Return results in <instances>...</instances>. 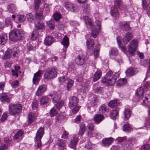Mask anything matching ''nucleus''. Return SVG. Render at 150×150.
I'll return each instance as SVG.
<instances>
[{
    "instance_id": "obj_6",
    "label": "nucleus",
    "mask_w": 150,
    "mask_h": 150,
    "mask_svg": "<svg viewBox=\"0 0 150 150\" xmlns=\"http://www.w3.org/2000/svg\"><path fill=\"white\" fill-rule=\"evenodd\" d=\"M22 110V106L20 104H11L9 106V114L12 115L19 114Z\"/></svg>"
},
{
    "instance_id": "obj_50",
    "label": "nucleus",
    "mask_w": 150,
    "mask_h": 150,
    "mask_svg": "<svg viewBox=\"0 0 150 150\" xmlns=\"http://www.w3.org/2000/svg\"><path fill=\"white\" fill-rule=\"evenodd\" d=\"M47 24L50 29H53L55 27V23L53 20H51L47 22Z\"/></svg>"
},
{
    "instance_id": "obj_18",
    "label": "nucleus",
    "mask_w": 150,
    "mask_h": 150,
    "mask_svg": "<svg viewBox=\"0 0 150 150\" xmlns=\"http://www.w3.org/2000/svg\"><path fill=\"white\" fill-rule=\"evenodd\" d=\"M117 8L112 7L111 8L110 14L112 16L113 19L116 20L119 17V13Z\"/></svg>"
},
{
    "instance_id": "obj_15",
    "label": "nucleus",
    "mask_w": 150,
    "mask_h": 150,
    "mask_svg": "<svg viewBox=\"0 0 150 150\" xmlns=\"http://www.w3.org/2000/svg\"><path fill=\"white\" fill-rule=\"evenodd\" d=\"M35 17L37 20H41L43 19L42 14V10L41 8H39L38 9L35 10Z\"/></svg>"
},
{
    "instance_id": "obj_31",
    "label": "nucleus",
    "mask_w": 150,
    "mask_h": 150,
    "mask_svg": "<svg viewBox=\"0 0 150 150\" xmlns=\"http://www.w3.org/2000/svg\"><path fill=\"white\" fill-rule=\"evenodd\" d=\"M144 93V90L142 87H140L136 91V94L139 98H142L143 96Z\"/></svg>"
},
{
    "instance_id": "obj_4",
    "label": "nucleus",
    "mask_w": 150,
    "mask_h": 150,
    "mask_svg": "<svg viewBox=\"0 0 150 150\" xmlns=\"http://www.w3.org/2000/svg\"><path fill=\"white\" fill-rule=\"evenodd\" d=\"M19 52L18 48L14 47L11 49H8L5 52L4 55L2 57L3 59H6L12 57V58L17 57Z\"/></svg>"
},
{
    "instance_id": "obj_9",
    "label": "nucleus",
    "mask_w": 150,
    "mask_h": 150,
    "mask_svg": "<svg viewBox=\"0 0 150 150\" xmlns=\"http://www.w3.org/2000/svg\"><path fill=\"white\" fill-rule=\"evenodd\" d=\"M137 45L136 41L133 40L130 42L128 50V52L130 54L132 55H134V52L137 49Z\"/></svg>"
},
{
    "instance_id": "obj_62",
    "label": "nucleus",
    "mask_w": 150,
    "mask_h": 150,
    "mask_svg": "<svg viewBox=\"0 0 150 150\" xmlns=\"http://www.w3.org/2000/svg\"><path fill=\"white\" fill-rule=\"evenodd\" d=\"M108 80L107 78V75L106 76V77H103L101 79V82L103 83H106V84L108 86Z\"/></svg>"
},
{
    "instance_id": "obj_40",
    "label": "nucleus",
    "mask_w": 150,
    "mask_h": 150,
    "mask_svg": "<svg viewBox=\"0 0 150 150\" xmlns=\"http://www.w3.org/2000/svg\"><path fill=\"white\" fill-rule=\"evenodd\" d=\"M8 11L11 13L16 12L17 9L16 6L13 4H11L8 5Z\"/></svg>"
},
{
    "instance_id": "obj_42",
    "label": "nucleus",
    "mask_w": 150,
    "mask_h": 150,
    "mask_svg": "<svg viewBox=\"0 0 150 150\" xmlns=\"http://www.w3.org/2000/svg\"><path fill=\"white\" fill-rule=\"evenodd\" d=\"M118 102L116 100H112L109 102L108 104V105L110 108H113L117 106L118 105Z\"/></svg>"
},
{
    "instance_id": "obj_10",
    "label": "nucleus",
    "mask_w": 150,
    "mask_h": 150,
    "mask_svg": "<svg viewBox=\"0 0 150 150\" xmlns=\"http://www.w3.org/2000/svg\"><path fill=\"white\" fill-rule=\"evenodd\" d=\"M78 102V100L76 96H71L69 99L68 106L71 109L74 107L77 106V104Z\"/></svg>"
},
{
    "instance_id": "obj_47",
    "label": "nucleus",
    "mask_w": 150,
    "mask_h": 150,
    "mask_svg": "<svg viewBox=\"0 0 150 150\" xmlns=\"http://www.w3.org/2000/svg\"><path fill=\"white\" fill-rule=\"evenodd\" d=\"M35 27L37 30L42 29L45 27L44 24L42 23H38L35 24Z\"/></svg>"
},
{
    "instance_id": "obj_51",
    "label": "nucleus",
    "mask_w": 150,
    "mask_h": 150,
    "mask_svg": "<svg viewBox=\"0 0 150 150\" xmlns=\"http://www.w3.org/2000/svg\"><path fill=\"white\" fill-rule=\"evenodd\" d=\"M64 104V101L63 100H61L55 105V106L57 109L59 110L63 106Z\"/></svg>"
},
{
    "instance_id": "obj_59",
    "label": "nucleus",
    "mask_w": 150,
    "mask_h": 150,
    "mask_svg": "<svg viewBox=\"0 0 150 150\" xmlns=\"http://www.w3.org/2000/svg\"><path fill=\"white\" fill-rule=\"evenodd\" d=\"M17 17L20 22H23L25 21V17L23 15H18L17 16Z\"/></svg>"
},
{
    "instance_id": "obj_33",
    "label": "nucleus",
    "mask_w": 150,
    "mask_h": 150,
    "mask_svg": "<svg viewBox=\"0 0 150 150\" xmlns=\"http://www.w3.org/2000/svg\"><path fill=\"white\" fill-rule=\"evenodd\" d=\"M124 119L127 120L131 116V111L130 109L127 108L125 109L124 111Z\"/></svg>"
},
{
    "instance_id": "obj_1",
    "label": "nucleus",
    "mask_w": 150,
    "mask_h": 150,
    "mask_svg": "<svg viewBox=\"0 0 150 150\" xmlns=\"http://www.w3.org/2000/svg\"><path fill=\"white\" fill-rule=\"evenodd\" d=\"M9 35V39L13 42L23 40L24 35L23 31L18 29L11 31Z\"/></svg>"
},
{
    "instance_id": "obj_55",
    "label": "nucleus",
    "mask_w": 150,
    "mask_h": 150,
    "mask_svg": "<svg viewBox=\"0 0 150 150\" xmlns=\"http://www.w3.org/2000/svg\"><path fill=\"white\" fill-rule=\"evenodd\" d=\"M121 5V0H114V6L113 7L118 8Z\"/></svg>"
},
{
    "instance_id": "obj_11",
    "label": "nucleus",
    "mask_w": 150,
    "mask_h": 150,
    "mask_svg": "<svg viewBox=\"0 0 150 150\" xmlns=\"http://www.w3.org/2000/svg\"><path fill=\"white\" fill-rule=\"evenodd\" d=\"M47 89V86L45 84L41 85L38 87L36 93V95L37 96H39L42 95Z\"/></svg>"
},
{
    "instance_id": "obj_36",
    "label": "nucleus",
    "mask_w": 150,
    "mask_h": 150,
    "mask_svg": "<svg viewBox=\"0 0 150 150\" xmlns=\"http://www.w3.org/2000/svg\"><path fill=\"white\" fill-rule=\"evenodd\" d=\"M85 129V126L84 124H81L80 125V129L78 134L79 135L81 136L84 134Z\"/></svg>"
},
{
    "instance_id": "obj_20",
    "label": "nucleus",
    "mask_w": 150,
    "mask_h": 150,
    "mask_svg": "<svg viewBox=\"0 0 150 150\" xmlns=\"http://www.w3.org/2000/svg\"><path fill=\"white\" fill-rule=\"evenodd\" d=\"M132 33L130 32H128L125 34L123 38L122 39V41L124 44H127L132 38Z\"/></svg>"
},
{
    "instance_id": "obj_60",
    "label": "nucleus",
    "mask_w": 150,
    "mask_h": 150,
    "mask_svg": "<svg viewBox=\"0 0 150 150\" xmlns=\"http://www.w3.org/2000/svg\"><path fill=\"white\" fill-rule=\"evenodd\" d=\"M38 105V102L36 100H34L33 101L32 103V109L34 110H35L37 108Z\"/></svg>"
},
{
    "instance_id": "obj_24",
    "label": "nucleus",
    "mask_w": 150,
    "mask_h": 150,
    "mask_svg": "<svg viewBox=\"0 0 150 150\" xmlns=\"http://www.w3.org/2000/svg\"><path fill=\"white\" fill-rule=\"evenodd\" d=\"M93 118L95 122L98 124L104 119V117L102 115L97 114L94 115Z\"/></svg>"
},
{
    "instance_id": "obj_27",
    "label": "nucleus",
    "mask_w": 150,
    "mask_h": 150,
    "mask_svg": "<svg viewBox=\"0 0 150 150\" xmlns=\"http://www.w3.org/2000/svg\"><path fill=\"white\" fill-rule=\"evenodd\" d=\"M54 40L52 36H48L45 38L44 43L47 46H50L54 42Z\"/></svg>"
},
{
    "instance_id": "obj_5",
    "label": "nucleus",
    "mask_w": 150,
    "mask_h": 150,
    "mask_svg": "<svg viewBox=\"0 0 150 150\" xmlns=\"http://www.w3.org/2000/svg\"><path fill=\"white\" fill-rule=\"evenodd\" d=\"M95 23L96 25H92V27L88 28L91 30V35L94 38H96L98 35L101 27V22L100 21H96Z\"/></svg>"
},
{
    "instance_id": "obj_63",
    "label": "nucleus",
    "mask_w": 150,
    "mask_h": 150,
    "mask_svg": "<svg viewBox=\"0 0 150 150\" xmlns=\"http://www.w3.org/2000/svg\"><path fill=\"white\" fill-rule=\"evenodd\" d=\"M95 92L98 94L102 93L103 91V88L102 87H98L95 90Z\"/></svg>"
},
{
    "instance_id": "obj_44",
    "label": "nucleus",
    "mask_w": 150,
    "mask_h": 150,
    "mask_svg": "<svg viewBox=\"0 0 150 150\" xmlns=\"http://www.w3.org/2000/svg\"><path fill=\"white\" fill-rule=\"evenodd\" d=\"M93 144L90 142H88L86 144L84 150H92Z\"/></svg>"
},
{
    "instance_id": "obj_49",
    "label": "nucleus",
    "mask_w": 150,
    "mask_h": 150,
    "mask_svg": "<svg viewBox=\"0 0 150 150\" xmlns=\"http://www.w3.org/2000/svg\"><path fill=\"white\" fill-rule=\"evenodd\" d=\"M86 136L89 137H92L96 135H98L97 134H95V132L93 131H87L86 133Z\"/></svg>"
},
{
    "instance_id": "obj_2",
    "label": "nucleus",
    "mask_w": 150,
    "mask_h": 150,
    "mask_svg": "<svg viewBox=\"0 0 150 150\" xmlns=\"http://www.w3.org/2000/svg\"><path fill=\"white\" fill-rule=\"evenodd\" d=\"M57 74V70L56 68L52 67L47 69L44 74V79L46 80L51 81L56 77Z\"/></svg>"
},
{
    "instance_id": "obj_57",
    "label": "nucleus",
    "mask_w": 150,
    "mask_h": 150,
    "mask_svg": "<svg viewBox=\"0 0 150 150\" xmlns=\"http://www.w3.org/2000/svg\"><path fill=\"white\" fill-rule=\"evenodd\" d=\"M27 19L28 21L30 22H32L33 20V16L32 14L30 13L26 15Z\"/></svg>"
},
{
    "instance_id": "obj_45",
    "label": "nucleus",
    "mask_w": 150,
    "mask_h": 150,
    "mask_svg": "<svg viewBox=\"0 0 150 150\" xmlns=\"http://www.w3.org/2000/svg\"><path fill=\"white\" fill-rule=\"evenodd\" d=\"M127 81V80L125 78L120 79L117 81V84L118 86H122L126 83Z\"/></svg>"
},
{
    "instance_id": "obj_21",
    "label": "nucleus",
    "mask_w": 150,
    "mask_h": 150,
    "mask_svg": "<svg viewBox=\"0 0 150 150\" xmlns=\"http://www.w3.org/2000/svg\"><path fill=\"white\" fill-rule=\"evenodd\" d=\"M120 26L123 30L125 31H129L131 29L129 23L127 22H123L121 23Z\"/></svg>"
},
{
    "instance_id": "obj_53",
    "label": "nucleus",
    "mask_w": 150,
    "mask_h": 150,
    "mask_svg": "<svg viewBox=\"0 0 150 150\" xmlns=\"http://www.w3.org/2000/svg\"><path fill=\"white\" fill-rule=\"evenodd\" d=\"M41 3L40 0H35L34 1V4L35 6V10L38 9L40 8H39L40 5Z\"/></svg>"
},
{
    "instance_id": "obj_43",
    "label": "nucleus",
    "mask_w": 150,
    "mask_h": 150,
    "mask_svg": "<svg viewBox=\"0 0 150 150\" xmlns=\"http://www.w3.org/2000/svg\"><path fill=\"white\" fill-rule=\"evenodd\" d=\"M132 128L129 123L125 124L123 126V130L126 132H128Z\"/></svg>"
},
{
    "instance_id": "obj_26",
    "label": "nucleus",
    "mask_w": 150,
    "mask_h": 150,
    "mask_svg": "<svg viewBox=\"0 0 150 150\" xmlns=\"http://www.w3.org/2000/svg\"><path fill=\"white\" fill-rule=\"evenodd\" d=\"M78 141V139L77 137H73L69 144V146L71 148L74 149H76V147L77 143Z\"/></svg>"
},
{
    "instance_id": "obj_37",
    "label": "nucleus",
    "mask_w": 150,
    "mask_h": 150,
    "mask_svg": "<svg viewBox=\"0 0 150 150\" xmlns=\"http://www.w3.org/2000/svg\"><path fill=\"white\" fill-rule=\"evenodd\" d=\"M101 72L100 71H97L93 77V81L95 82L98 80L101 77Z\"/></svg>"
},
{
    "instance_id": "obj_38",
    "label": "nucleus",
    "mask_w": 150,
    "mask_h": 150,
    "mask_svg": "<svg viewBox=\"0 0 150 150\" xmlns=\"http://www.w3.org/2000/svg\"><path fill=\"white\" fill-rule=\"evenodd\" d=\"M28 122L29 124H31L36 118V117L33 113H30L28 115Z\"/></svg>"
},
{
    "instance_id": "obj_28",
    "label": "nucleus",
    "mask_w": 150,
    "mask_h": 150,
    "mask_svg": "<svg viewBox=\"0 0 150 150\" xmlns=\"http://www.w3.org/2000/svg\"><path fill=\"white\" fill-rule=\"evenodd\" d=\"M94 45V41L93 39H89L86 41V45L89 49H93Z\"/></svg>"
},
{
    "instance_id": "obj_58",
    "label": "nucleus",
    "mask_w": 150,
    "mask_h": 150,
    "mask_svg": "<svg viewBox=\"0 0 150 150\" xmlns=\"http://www.w3.org/2000/svg\"><path fill=\"white\" fill-rule=\"evenodd\" d=\"M19 84V82L18 80L14 81L11 83V86L13 88H16L17 87Z\"/></svg>"
},
{
    "instance_id": "obj_41",
    "label": "nucleus",
    "mask_w": 150,
    "mask_h": 150,
    "mask_svg": "<svg viewBox=\"0 0 150 150\" xmlns=\"http://www.w3.org/2000/svg\"><path fill=\"white\" fill-rule=\"evenodd\" d=\"M38 32L36 30L33 31L31 34L30 39L32 40H35L38 38Z\"/></svg>"
},
{
    "instance_id": "obj_30",
    "label": "nucleus",
    "mask_w": 150,
    "mask_h": 150,
    "mask_svg": "<svg viewBox=\"0 0 150 150\" xmlns=\"http://www.w3.org/2000/svg\"><path fill=\"white\" fill-rule=\"evenodd\" d=\"M118 54V50L116 49H112L109 51V56L112 59L114 58Z\"/></svg>"
},
{
    "instance_id": "obj_7",
    "label": "nucleus",
    "mask_w": 150,
    "mask_h": 150,
    "mask_svg": "<svg viewBox=\"0 0 150 150\" xmlns=\"http://www.w3.org/2000/svg\"><path fill=\"white\" fill-rule=\"evenodd\" d=\"M120 76L118 73H113L111 71H109L107 74V76L108 80V86H112L114 84L117 78Z\"/></svg>"
},
{
    "instance_id": "obj_64",
    "label": "nucleus",
    "mask_w": 150,
    "mask_h": 150,
    "mask_svg": "<svg viewBox=\"0 0 150 150\" xmlns=\"http://www.w3.org/2000/svg\"><path fill=\"white\" fill-rule=\"evenodd\" d=\"M148 0H142V6L145 9H148L147 1Z\"/></svg>"
},
{
    "instance_id": "obj_17",
    "label": "nucleus",
    "mask_w": 150,
    "mask_h": 150,
    "mask_svg": "<svg viewBox=\"0 0 150 150\" xmlns=\"http://www.w3.org/2000/svg\"><path fill=\"white\" fill-rule=\"evenodd\" d=\"M61 44L65 48L63 49V51L65 53L67 51L66 48L68 47L69 45V39L67 36L65 35L64 36L62 39V41L61 42Z\"/></svg>"
},
{
    "instance_id": "obj_12",
    "label": "nucleus",
    "mask_w": 150,
    "mask_h": 150,
    "mask_svg": "<svg viewBox=\"0 0 150 150\" xmlns=\"http://www.w3.org/2000/svg\"><path fill=\"white\" fill-rule=\"evenodd\" d=\"M49 96L51 97L54 103H57L61 99V94L59 92H54L52 94H50Z\"/></svg>"
},
{
    "instance_id": "obj_14",
    "label": "nucleus",
    "mask_w": 150,
    "mask_h": 150,
    "mask_svg": "<svg viewBox=\"0 0 150 150\" xmlns=\"http://www.w3.org/2000/svg\"><path fill=\"white\" fill-rule=\"evenodd\" d=\"M64 5L68 10L72 12H74L77 7L75 4L69 2L65 3Z\"/></svg>"
},
{
    "instance_id": "obj_56",
    "label": "nucleus",
    "mask_w": 150,
    "mask_h": 150,
    "mask_svg": "<svg viewBox=\"0 0 150 150\" xmlns=\"http://www.w3.org/2000/svg\"><path fill=\"white\" fill-rule=\"evenodd\" d=\"M139 150H150V144H145L142 146Z\"/></svg>"
},
{
    "instance_id": "obj_3",
    "label": "nucleus",
    "mask_w": 150,
    "mask_h": 150,
    "mask_svg": "<svg viewBox=\"0 0 150 150\" xmlns=\"http://www.w3.org/2000/svg\"><path fill=\"white\" fill-rule=\"evenodd\" d=\"M44 133V129L40 127L37 131L35 136V141L37 142L35 150H41L42 146L41 139Z\"/></svg>"
},
{
    "instance_id": "obj_39",
    "label": "nucleus",
    "mask_w": 150,
    "mask_h": 150,
    "mask_svg": "<svg viewBox=\"0 0 150 150\" xmlns=\"http://www.w3.org/2000/svg\"><path fill=\"white\" fill-rule=\"evenodd\" d=\"M23 132L22 130H19L15 134L14 137V139L15 140L21 139H22V134Z\"/></svg>"
},
{
    "instance_id": "obj_22",
    "label": "nucleus",
    "mask_w": 150,
    "mask_h": 150,
    "mask_svg": "<svg viewBox=\"0 0 150 150\" xmlns=\"http://www.w3.org/2000/svg\"><path fill=\"white\" fill-rule=\"evenodd\" d=\"M89 100L90 102L92 105L95 106L97 105L98 102V100L96 96L92 95L89 98Z\"/></svg>"
},
{
    "instance_id": "obj_35",
    "label": "nucleus",
    "mask_w": 150,
    "mask_h": 150,
    "mask_svg": "<svg viewBox=\"0 0 150 150\" xmlns=\"http://www.w3.org/2000/svg\"><path fill=\"white\" fill-rule=\"evenodd\" d=\"M57 144L58 146L61 147H64L67 145L66 142L63 139L58 140L57 141Z\"/></svg>"
},
{
    "instance_id": "obj_34",
    "label": "nucleus",
    "mask_w": 150,
    "mask_h": 150,
    "mask_svg": "<svg viewBox=\"0 0 150 150\" xmlns=\"http://www.w3.org/2000/svg\"><path fill=\"white\" fill-rule=\"evenodd\" d=\"M50 100V99L47 96H43L41 98L40 103L43 105L48 103Z\"/></svg>"
},
{
    "instance_id": "obj_32",
    "label": "nucleus",
    "mask_w": 150,
    "mask_h": 150,
    "mask_svg": "<svg viewBox=\"0 0 150 150\" xmlns=\"http://www.w3.org/2000/svg\"><path fill=\"white\" fill-rule=\"evenodd\" d=\"M83 19L86 22V24L88 28L92 27L93 24L92 23V21L90 18H89L87 16H85L83 17Z\"/></svg>"
},
{
    "instance_id": "obj_29",
    "label": "nucleus",
    "mask_w": 150,
    "mask_h": 150,
    "mask_svg": "<svg viewBox=\"0 0 150 150\" xmlns=\"http://www.w3.org/2000/svg\"><path fill=\"white\" fill-rule=\"evenodd\" d=\"M7 38L6 35L3 34L0 35V44L1 45H4L6 42Z\"/></svg>"
},
{
    "instance_id": "obj_8",
    "label": "nucleus",
    "mask_w": 150,
    "mask_h": 150,
    "mask_svg": "<svg viewBox=\"0 0 150 150\" xmlns=\"http://www.w3.org/2000/svg\"><path fill=\"white\" fill-rule=\"evenodd\" d=\"M86 60V56L81 52L76 58L75 62L77 64L82 65L85 63Z\"/></svg>"
},
{
    "instance_id": "obj_46",
    "label": "nucleus",
    "mask_w": 150,
    "mask_h": 150,
    "mask_svg": "<svg viewBox=\"0 0 150 150\" xmlns=\"http://www.w3.org/2000/svg\"><path fill=\"white\" fill-rule=\"evenodd\" d=\"M118 113V111L117 110H112L110 114V116L113 120H115L116 117Z\"/></svg>"
},
{
    "instance_id": "obj_13",
    "label": "nucleus",
    "mask_w": 150,
    "mask_h": 150,
    "mask_svg": "<svg viewBox=\"0 0 150 150\" xmlns=\"http://www.w3.org/2000/svg\"><path fill=\"white\" fill-rule=\"evenodd\" d=\"M42 71L39 70L34 74L33 79V83L35 84H37L39 82L41 77Z\"/></svg>"
},
{
    "instance_id": "obj_23",
    "label": "nucleus",
    "mask_w": 150,
    "mask_h": 150,
    "mask_svg": "<svg viewBox=\"0 0 150 150\" xmlns=\"http://www.w3.org/2000/svg\"><path fill=\"white\" fill-rule=\"evenodd\" d=\"M142 104L146 107H149L150 105V94L146 96L145 99L143 100Z\"/></svg>"
},
{
    "instance_id": "obj_52",
    "label": "nucleus",
    "mask_w": 150,
    "mask_h": 150,
    "mask_svg": "<svg viewBox=\"0 0 150 150\" xmlns=\"http://www.w3.org/2000/svg\"><path fill=\"white\" fill-rule=\"evenodd\" d=\"M57 113V111L54 108H52L49 112L50 115L51 117L55 116Z\"/></svg>"
},
{
    "instance_id": "obj_61",
    "label": "nucleus",
    "mask_w": 150,
    "mask_h": 150,
    "mask_svg": "<svg viewBox=\"0 0 150 150\" xmlns=\"http://www.w3.org/2000/svg\"><path fill=\"white\" fill-rule=\"evenodd\" d=\"M53 16L54 20L57 21H59L61 17L60 15L58 13H56L54 14L53 15Z\"/></svg>"
},
{
    "instance_id": "obj_54",
    "label": "nucleus",
    "mask_w": 150,
    "mask_h": 150,
    "mask_svg": "<svg viewBox=\"0 0 150 150\" xmlns=\"http://www.w3.org/2000/svg\"><path fill=\"white\" fill-rule=\"evenodd\" d=\"M99 110L100 112L104 113L105 112L107 111V107L105 105H103L99 108Z\"/></svg>"
},
{
    "instance_id": "obj_19",
    "label": "nucleus",
    "mask_w": 150,
    "mask_h": 150,
    "mask_svg": "<svg viewBox=\"0 0 150 150\" xmlns=\"http://www.w3.org/2000/svg\"><path fill=\"white\" fill-rule=\"evenodd\" d=\"M138 72V71L136 68H130L128 69L125 71L127 76H132Z\"/></svg>"
},
{
    "instance_id": "obj_25",
    "label": "nucleus",
    "mask_w": 150,
    "mask_h": 150,
    "mask_svg": "<svg viewBox=\"0 0 150 150\" xmlns=\"http://www.w3.org/2000/svg\"><path fill=\"white\" fill-rule=\"evenodd\" d=\"M0 100L3 103H9L10 101L9 97L6 93H2L0 95Z\"/></svg>"
},
{
    "instance_id": "obj_16",
    "label": "nucleus",
    "mask_w": 150,
    "mask_h": 150,
    "mask_svg": "<svg viewBox=\"0 0 150 150\" xmlns=\"http://www.w3.org/2000/svg\"><path fill=\"white\" fill-rule=\"evenodd\" d=\"M113 139L112 137H109L103 139L101 142V143L103 146L108 147L113 142Z\"/></svg>"
},
{
    "instance_id": "obj_48",
    "label": "nucleus",
    "mask_w": 150,
    "mask_h": 150,
    "mask_svg": "<svg viewBox=\"0 0 150 150\" xmlns=\"http://www.w3.org/2000/svg\"><path fill=\"white\" fill-rule=\"evenodd\" d=\"M74 81L71 79H69L67 80V90L69 91L70 88L73 86L74 84Z\"/></svg>"
}]
</instances>
